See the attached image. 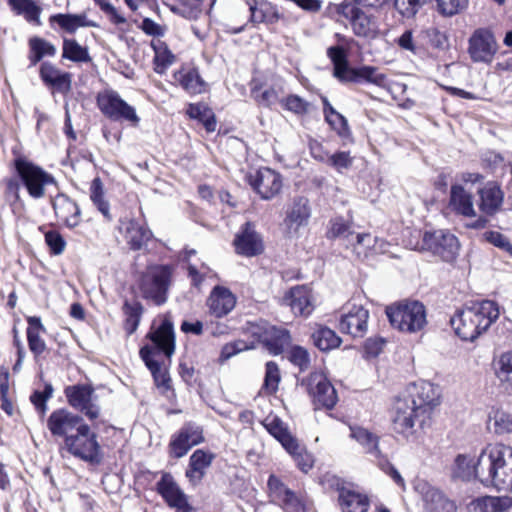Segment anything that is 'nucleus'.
<instances>
[{
  "instance_id": "ea45409f",
  "label": "nucleus",
  "mask_w": 512,
  "mask_h": 512,
  "mask_svg": "<svg viewBox=\"0 0 512 512\" xmlns=\"http://www.w3.org/2000/svg\"><path fill=\"white\" fill-rule=\"evenodd\" d=\"M7 2L16 15L23 16L29 23L41 25L40 14L42 9L34 0H7Z\"/></svg>"
},
{
  "instance_id": "f8f14e48",
  "label": "nucleus",
  "mask_w": 512,
  "mask_h": 512,
  "mask_svg": "<svg viewBox=\"0 0 512 512\" xmlns=\"http://www.w3.org/2000/svg\"><path fill=\"white\" fill-rule=\"evenodd\" d=\"M252 334L273 355L281 354L291 343V336L287 329L267 322H260L253 326Z\"/></svg>"
},
{
  "instance_id": "7c9ffc66",
  "label": "nucleus",
  "mask_w": 512,
  "mask_h": 512,
  "mask_svg": "<svg viewBox=\"0 0 512 512\" xmlns=\"http://www.w3.org/2000/svg\"><path fill=\"white\" fill-rule=\"evenodd\" d=\"M479 208L486 215H494L503 203L504 194L496 182H488L478 191Z\"/></svg>"
},
{
  "instance_id": "c9c22d12",
  "label": "nucleus",
  "mask_w": 512,
  "mask_h": 512,
  "mask_svg": "<svg viewBox=\"0 0 512 512\" xmlns=\"http://www.w3.org/2000/svg\"><path fill=\"white\" fill-rule=\"evenodd\" d=\"M453 476L460 478L465 481H469L473 478L478 479L481 482L480 475V455L477 461L466 454H459L455 458L453 467Z\"/></svg>"
},
{
  "instance_id": "69168bd1",
  "label": "nucleus",
  "mask_w": 512,
  "mask_h": 512,
  "mask_svg": "<svg viewBox=\"0 0 512 512\" xmlns=\"http://www.w3.org/2000/svg\"><path fill=\"white\" fill-rule=\"evenodd\" d=\"M426 0H395L396 8L405 16H414Z\"/></svg>"
},
{
  "instance_id": "c03bdc74",
  "label": "nucleus",
  "mask_w": 512,
  "mask_h": 512,
  "mask_svg": "<svg viewBox=\"0 0 512 512\" xmlns=\"http://www.w3.org/2000/svg\"><path fill=\"white\" fill-rule=\"evenodd\" d=\"M123 311L125 314L124 329L127 335H132L138 328L144 308L138 301H125L123 305Z\"/></svg>"
},
{
  "instance_id": "a211bd4d",
  "label": "nucleus",
  "mask_w": 512,
  "mask_h": 512,
  "mask_svg": "<svg viewBox=\"0 0 512 512\" xmlns=\"http://www.w3.org/2000/svg\"><path fill=\"white\" fill-rule=\"evenodd\" d=\"M156 490L167 505L176 509L177 512H191L193 510L188 502L187 495L170 473L164 472L162 474L161 479L156 484Z\"/></svg>"
},
{
  "instance_id": "0eeeda50",
  "label": "nucleus",
  "mask_w": 512,
  "mask_h": 512,
  "mask_svg": "<svg viewBox=\"0 0 512 512\" xmlns=\"http://www.w3.org/2000/svg\"><path fill=\"white\" fill-rule=\"evenodd\" d=\"M391 325L402 332L415 333L427 323L425 306L419 301H401L386 308Z\"/></svg>"
},
{
  "instance_id": "052dcab7",
  "label": "nucleus",
  "mask_w": 512,
  "mask_h": 512,
  "mask_svg": "<svg viewBox=\"0 0 512 512\" xmlns=\"http://www.w3.org/2000/svg\"><path fill=\"white\" fill-rule=\"evenodd\" d=\"M351 234L350 224L342 218H336L330 222V228L327 232L329 238H348Z\"/></svg>"
},
{
  "instance_id": "4be33fe9",
  "label": "nucleus",
  "mask_w": 512,
  "mask_h": 512,
  "mask_svg": "<svg viewBox=\"0 0 512 512\" xmlns=\"http://www.w3.org/2000/svg\"><path fill=\"white\" fill-rule=\"evenodd\" d=\"M268 488L272 500L280 504L285 512H305V506L302 501L276 476L271 475L269 477Z\"/></svg>"
},
{
  "instance_id": "37998d69",
  "label": "nucleus",
  "mask_w": 512,
  "mask_h": 512,
  "mask_svg": "<svg viewBox=\"0 0 512 512\" xmlns=\"http://www.w3.org/2000/svg\"><path fill=\"white\" fill-rule=\"evenodd\" d=\"M264 426L267 431L277 439L284 449L290 447L296 438L289 432L286 425L278 417L267 418Z\"/></svg>"
},
{
  "instance_id": "c756f323",
  "label": "nucleus",
  "mask_w": 512,
  "mask_h": 512,
  "mask_svg": "<svg viewBox=\"0 0 512 512\" xmlns=\"http://www.w3.org/2000/svg\"><path fill=\"white\" fill-rule=\"evenodd\" d=\"M40 78L45 85L53 87L58 92L66 93L71 89V75L59 70L49 62L41 64Z\"/></svg>"
},
{
  "instance_id": "5701e85b",
  "label": "nucleus",
  "mask_w": 512,
  "mask_h": 512,
  "mask_svg": "<svg viewBox=\"0 0 512 512\" xmlns=\"http://www.w3.org/2000/svg\"><path fill=\"white\" fill-rule=\"evenodd\" d=\"M94 388L91 384H76L65 388V396L70 406L81 411L90 419L96 417L93 411L92 395Z\"/></svg>"
},
{
  "instance_id": "cd10ccee",
  "label": "nucleus",
  "mask_w": 512,
  "mask_h": 512,
  "mask_svg": "<svg viewBox=\"0 0 512 512\" xmlns=\"http://www.w3.org/2000/svg\"><path fill=\"white\" fill-rule=\"evenodd\" d=\"M49 24L52 29L68 34H74L81 27L94 26V23L89 21L84 13L54 14L49 17Z\"/></svg>"
},
{
  "instance_id": "6ab92c4d",
  "label": "nucleus",
  "mask_w": 512,
  "mask_h": 512,
  "mask_svg": "<svg viewBox=\"0 0 512 512\" xmlns=\"http://www.w3.org/2000/svg\"><path fill=\"white\" fill-rule=\"evenodd\" d=\"M118 229L132 250L143 249L153 236L145 221L135 218H121Z\"/></svg>"
},
{
  "instance_id": "b1692460",
  "label": "nucleus",
  "mask_w": 512,
  "mask_h": 512,
  "mask_svg": "<svg viewBox=\"0 0 512 512\" xmlns=\"http://www.w3.org/2000/svg\"><path fill=\"white\" fill-rule=\"evenodd\" d=\"M234 246L239 255L246 257L259 255L264 249L261 236L249 222L245 223L242 230L236 235Z\"/></svg>"
},
{
  "instance_id": "79ce46f5",
  "label": "nucleus",
  "mask_w": 512,
  "mask_h": 512,
  "mask_svg": "<svg viewBox=\"0 0 512 512\" xmlns=\"http://www.w3.org/2000/svg\"><path fill=\"white\" fill-rule=\"evenodd\" d=\"M312 339L321 351H329L338 348L341 344V338L332 329L319 326L312 334Z\"/></svg>"
},
{
  "instance_id": "a878e982",
  "label": "nucleus",
  "mask_w": 512,
  "mask_h": 512,
  "mask_svg": "<svg viewBox=\"0 0 512 512\" xmlns=\"http://www.w3.org/2000/svg\"><path fill=\"white\" fill-rule=\"evenodd\" d=\"M207 303L210 313L217 318H221L233 310L236 298L229 289L216 286L212 290Z\"/></svg>"
},
{
  "instance_id": "412c9836",
  "label": "nucleus",
  "mask_w": 512,
  "mask_h": 512,
  "mask_svg": "<svg viewBox=\"0 0 512 512\" xmlns=\"http://www.w3.org/2000/svg\"><path fill=\"white\" fill-rule=\"evenodd\" d=\"M308 391L313 397L316 407L332 409L338 397L335 388L329 380L320 373H313L308 379Z\"/></svg>"
},
{
  "instance_id": "2f4dec72",
  "label": "nucleus",
  "mask_w": 512,
  "mask_h": 512,
  "mask_svg": "<svg viewBox=\"0 0 512 512\" xmlns=\"http://www.w3.org/2000/svg\"><path fill=\"white\" fill-rule=\"evenodd\" d=\"M213 459L214 454L202 449H197L192 453L185 475L193 485L198 484L202 480Z\"/></svg>"
},
{
  "instance_id": "f3484780",
  "label": "nucleus",
  "mask_w": 512,
  "mask_h": 512,
  "mask_svg": "<svg viewBox=\"0 0 512 512\" xmlns=\"http://www.w3.org/2000/svg\"><path fill=\"white\" fill-rule=\"evenodd\" d=\"M497 52V42L491 30L476 29L468 41V53L474 62L489 63Z\"/></svg>"
},
{
  "instance_id": "6e6552de",
  "label": "nucleus",
  "mask_w": 512,
  "mask_h": 512,
  "mask_svg": "<svg viewBox=\"0 0 512 512\" xmlns=\"http://www.w3.org/2000/svg\"><path fill=\"white\" fill-rule=\"evenodd\" d=\"M15 169L21 184L34 199L44 197L47 186L54 184L51 174L23 158L15 160Z\"/></svg>"
},
{
  "instance_id": "3c124183",
  "label": "nucleus",
  "mask_w": 512,
  "mask_h": 512,
  "mask_svg": "<svg viewBox=\"0 0 512 512\" xmlns=\"http://www.w3.org/2000/svg\"><path fill=\"white\" fill-rule=\"evenodd\" d=\"M482 512H503L512 505L509 497L486 496L476 501Z\"/></svg>"
},
{
  "instance_id": "9d476101",
  "label": "nucleus",
  "mask_w": 512,
  "mask_h": 512,
  "mask_svg": "<svg viewBox=\"0 0 512 512\" xmlns=\"http://www.w3.org/2000/svg\"><path fill=\"white\" fill-rule=\"evenodd\" d=\"M246 180L263 200L273 199L281 192L283 187L281 174L268 167H261L249 173Z\"/></svg>"
},
{
  "instance_id": "423d86ee",
  "label": "nucleus",
  "mask_w": 512,
  "mask_h": 512,
  "mask_svg": "<svg viewBox=\"0 0 512 512\" xmlns=\"http://www.w3.org/2000/svg\"><path fill=\"white\" fill-rule=\"evenodd\" d=\"M172 275L171 265H149L137 281L141 297L157 306L164 304L167 301Z\"/></svg>"
},
{
  "instance_id": "2eb2a0df",
  "label": "nucleus",
  "mask_w": 512,
  "mask_h": 512,
  "mask_svg": "<svg viewBox=\"0 0 512 512\" xmlns=\"http://www.w3.org/2000/svg\"><path fill=\"white\" fill-rule=\"evenodd\" d=\"M204 441L203 429L195 423H186L172 435L168 445L170 457L181 458L193 447Z\"/></svg>"
},
{
  "instance_id": "f704fd0d",
  "label": "nucleus",
  "mask_w": 512,
  "mask_h": 512,
  "mask_svg": "<svg viewBox=\"0 0 512 512\" xmlns=\"http://www.w3.org/2000/svg\"><path fill=\"white\" fill-rule=\"evenodd\" d=\"M338 500L343 512H367L370 506L366 495L345 487L339 489Z\"/></svg>"
},
{
  "instance_id": "a18cd8bd",
  "label": "nucleus",
  "mask_w": 512,
  "mask_h": 512,
  "mask_svg": "<svg viewBox=\"0 0 512 512\" xmlns=\"http://www.w3.org/2000/svg\"><path fill=\"white\" fill-rule=\"evenodd\" d=\"M350 436L355 439L367 453L376 457L380 455L378 437L362 427H351Z\"/></svg>"
},
{
  "instance_id": "aec40b11",
  "label": "nucleus",
  "mask_w": 512,
  "mask_h": 512,
  "mask_svg": "<svg viewBox=\"0 0 512 512\" xmlns=\"http://www.w3.org/2000/svg\"><path fill=\"white\" fill-rule=\"evenodd\" d=\"M416 490L421 495L425 512H456V504L438 488L426 481H419Z\"/></svg>"
},
{
  "instance_id": "bf43d9fd",
  "label": "nucleus",
  "mask_w": 512,
  "mask_h": 512,
  "mask_svg": "<svg viewBox=\"0 0 512 512\" xmlns=\"http://www.w3.org/2000/svg\"><path fill=\"white\" fill-rule=\"evenodd\" d=\"M29 48L31 51L37 52L42 58L45 56H54L56 47L50 42L40 37H33L29 40Z\"/></svg>"
},
{
  "instance_id": "e2e57ef3",
  "label": "nucleus",
  "mask_w": 512,
  "mask_h": 512,
  "mask_svg": "<svg viewBox=\"0 0 512 512\" xmlns=\"http://www.w3.org/2000/svg\"><path fill=\"white\" fill-rule=\"evenodd\" d=\"M325 120L332 127V129L338 133V135L345 137L349 134L347 119L339 112H335L329 116L327 115Z\"/></svg>"
},
{
  "instance_id": "680f3d73",
  "label": "nucleus",
  "mask_w": 512,
  "mask_h": 512,
  "mask_svg": "<svg viewBox=\"0 0 512 512\" xmlns=\"http://www.w3.org/2000/svg\"><path fill=\"white\" fill-rule=\"evenodd\" d=\"M289 360L300 370H306L310 364L308 351L301 346H294L289 353Z\"/></svg>"
},
{
  "instance_id": "72a5a7b5",
  "label": "nucleus",
  "mask_w": 512,
  "mask_h": 512,
  "mask_svg": "<svg viewBox=\"0 0 512 512\" xmlns=\"http://www.w3.org/2000/svg\"><path fill=\"white\" fill-rule=\"evenodd\" d=\"M449 208L465 217H474L476 215L472 195L458 184L451 186Z\"/></svg>"
},
{
  "instance_id": "5fc2aeb1",
  "label": "nucleus",
  "mask_w": 512,
  "mask_h": 512,
  "mask_svg": "<svg viewBox=\"0 0 512 512\" xmlns=\"http://www.w3.org/2000/svg\"><path fill=\"white\" fill-rule=\"evenodd\" d=\"M437 4V11L444 17H452L468 6V0H435Z\"/></svg>"
},
{
  "instance_id": "0e129e2a",
  "label": "nucleus",
  "mask_w": 512,
  "mask_h": 512,
  "mask_svg": "<svg viewBox=\"0 0 512 512\" xmlns=\"http://www.w3.org/2000/svg\"><path fill=\"white\" fill-rule=\"evenodd\" d=\"M485 239L512 257V244L503 234L497 231H489L485 233Z\"/></svg>"
},
{
  "instance_id": "774afa93",
  "label": "nucleus",
  "mask_w": 512,
  "mask_h": 512,
  "mask_svg": "<svg viewBox=\"0 0 512 512\" xmlns=\"http://www.w3.org/2000/svg\"><path fill=\"white\" fill-rule=\"evenodd\" d=\"M426 37L434 48L445 49L448 47V38L444 32L436 27L428 28L425 31Z\"/></svg>"
},
{
  "instance_id": "393cba45",
  "label": "nucleus",
  "mask_w": 512,
  "mask_h": 512,
  "mask_svg": "<svg viewBox=\"0 0 512 512\" xmlns=\"http://www.w3.org/2000/svg\"><path fill=\"white\" fill-rule=\"evenodd\" d=\"M311 299V291L306 286H295L286 293L283 302L295 315L308 316L314 309Z\"/></svg>"
},
{
  "instance_id": "1a4fd4ad",
  "label": "nucleus",
  "mask_w": 512,
  "mask_h": 512,
  "mask_svg": "<svg viewBox=\"0 0 512 512\" xmlns=\"http://www.w3.org/2000/svg\"><path fill=\"white\" fill-rule=\"evenodd\" d=\"M98 107L111 120L126 121L132 126H137L140 121L135 108L113 90H105L98 94Z\"/></svg>"
},
{
  "instance_id": "dca6fc26",
  "label": "nucleus",
  "mask_w": 512,
  "mask_h": 512,
  "mask_svg": "<svg viewBox=\"0 0 512 512\" xmlns=\"http://www.w3.org/2000/svg\"><path fill=\"white\" fill-rule=\"evenodd\" d=\"M403 400L410 402L411 407L418 409V413L427 415L438 404L439 390L431 382L420 380L409 387L408 395Z\"/></svg>"
},
{
  "instance_id": "e433bc0d",
  "label": "nucleus",
  "mask_w": 512,
  "mask_h": 512,
  "mask_svg": "<svg viewBox=\"0 0 512 512\" xmlns=\"http://www.w3.org/2000/svg\"><path fill=\"white\" fill-rule=\"evenodd\" d=\"M175 81L189 94L205 91V82L196 68H182L174 74Z\"/></svg>"
},
{
  "instance_id": "8fccbe9b",
  "label": "nucleus",
  "mask_w": 512,
  "mask_h": 512,
  "mask_svg": "<svg viewBox=\"0 0 512 512\" xmlns=\"http://www.w3.org/2000/svg\"><path fill=\"white\" fill-rule=\"evenodd\" d=\"M294 459L296 465L303 472H308L313 466V457L307 452L304 445L296 439L290 447L285 449Z\"/></svg>"
},
{
  "instance_id": "603ef678",
  "label": "nucleus",
  "mask_w": 512,
  "mask_h": 512,
  "mask_svg": "<svg viewBox=\"0 0 512 512\" xmlns=\"http://www.w3.org/2000/svg\"><path fill=\"white\" fill-rule=\"evenodd\" d=\"M62 56L74 62L86 61L89 58L86 48L78 44L76 40L66 38L63 40Z\"/></svg>"
},
{
  "instance_id": "de8ad7c7",
  "label": "nucleus",
  "mask_w": 512,
  "mask_h": 512,
  "mask_svg": "<svg viewBox=\"0 0 512 512\" xmlns=\"http://www.w3.org/2000/svg\"><path fill=\"white\" fill-rule=\"evenodd\" d=\"M489 425L495 434L512 433V414L502 409H493L489 414Z\"/></svg>"
},
{
  "instance_id": "f257e3e1",
  "label": "nucleus",
  "mask_w": 512,
  "mask_h": 512,
  "mask_svg": "<svg viewBox=\"0 0 512 512\" xmlns=\"http://www.w3.org/2000/svg\"><path fill=\"white\" fill-rule=\"evenodd\" d=\"M47 428L55 437H64L68 450L93 462L96 459V435L90 432L82 418L67 409L54 410L47 419Z\"/></svg>"
},
{
  "instance_id": "4c0bfd02",
  "label": "nucleus",
  "mask_w": 512,
  "mask_h": 512,
  "mask_svg": "<svg viewBox=\"0 0 512 512\" xmlns=\"http://www.w3.org/2000/svg\"><path fill=\"white\" fill-rule=\"evenodd\" d=\"M27 322L28 346L34 356L38 357L46 350V343L41 337V333L45 332V328L39 317H28Z\"/></svg>"
},
{
  "instance_id": "ddd939ff",
  "label": "nucleus",
  "mask_w": 512,
  "mask_h": 512,
  "mask_svg": "<svg viewBox=\"0 0 512 512\" xmlns=\"http://www.w3.org/2000/svg\"><path fill=\"white\" fill-rule=\"evenodd\" d=\"M426 415L418 413V409L411 407L410 402L398 399L395 404L393 429L406 439L414 436L416 424L422 425Z\"/></svg>"
},
{
  "instance_id": "09e8293b",
  "label": "nucleus",
  "mask_w": 512,
  "mask_h": 512,
  "mask_svg": "<svg viewBox=\"0 0 512 512\" xmlns=\"http://www.w3.org/2000/svg\"><path fill=\"white\" fill-rule=\"evenodd\" d=\"M494 371L497 379L512 387V352H504L494 360Z\"/></svg>"
},
{
  "instance_id": "f03ea898",
  "label": "nucleus",
  "mask_w": 512,
  "mask_h": 512,
  "mask_svg": "<svg viewBox=\"0 0 512 512\" xmlns=\"http://www.w3.org/2000/svg\"><path fill=\"white\" fill-rule=\"evenodd\" d=\"M146 337L153 345L143 346L139 351L140 357L150 370L156 386L163 388L164 391L170 390L169 374L166 369L161 367V363L156 357L162 352L167 358H171L175 352V333L172 321L168 317H163L158 327H155V324L152 325Z\"/></svg>"
},
{
  "instance_id": "a19ab883",
  "label": "nucleus",
  "mask_w": 512,
  "mask_h": 512,
  "mask_svg": "<svg viewBox=\"0 0 512 512\" xmlns=\"http://www.w3.org/2000/svg\"><path fill=\"white\" fill-rule=\"evenodd\" d=\"M154 50V71L158 74H163L171 66L175 60V56L168 49L165 42L155 40L151 43Z\"/></svg>"
},
{
  "instance_id": "c85d7f7f",
  "label": "nucleus",
  "mask_w": 512,
  "mask_h": 512,
  "mask_svg": "<svg viewBox=\"0 0 512 512\" xmlns=\"http://www.w3.org/2000/svg\"><path fill=\"white\" fill-rule=\"evenodd\" d=\"M249 11V20L253 24H275L281 18L277 5L268 0H253L249 3Z\"/></svg>"
},
{
  "instance_id": "7ed1b4c3",
  "label": "nucleus",
  "mask_w": 512,
  "mask_h": 512,
  "mask_svg": "<svg viewBox=\"0 0 512 512\" xmlns=\"http://www.w3.org/2000/svg\"><path fill=\"white\" fill-rule=\"evenodd\" d=\"M481 483L498 491L512 489V447L490 443L480 452Z\"/></svg>"
},
{
  "instance_id": "49530a36",
  "label": "nucleus",
  "mask_w": 512,
  "mask_h": 512,
  "mask_svg": "<svg viewBox=\"0 0 512 512\" xmlns=\"http://www.w3.org/2000/svg\"><path fill=\"white\" fill-rule=\"evenodd\" d=\"M187 114L203 123L207 132H214L216 130V119L214 113L203 103L190 104L187 109Z\"/></svg>"
},
{
  "instance_id": "338daca9",
  "label": "nucleus",
  "mask_w": 512,
  "mask_h": 512,
  "mask_svg": "<svg viewBox=\"0 0 512 512\" xmlns=\"http://www.w3.org/2000/svg\"><path fill=\"white\" fill-rule=\"evenodd\" d=\"M45 242L55 255L61 254L66 246L65 240L57 231H48L45 234Z\"/></svg>"
},
{
  "instance_id": "20e7f679",
  "label": "nucleus",
  "mask_w": 512,
  "mask_h": 512,
  "mask_svg": "<svg viewBox=\"0 0 512 512\" xmlns=\"http://www.w3.org/2000/svg\"><path fill=\"white\" fill-rule=\"evenodd\" d=\"M499 314V307L494 301L473 302L457 311L450 318V324L462 340L473 342L488 330Z\"/></svg>"
},
{
  "instance_id": "13d9d810",
  "label": "nucleus",
  "mask_w": 512,
  "mask_h": 512,
  "mask_svg": "<svg viewBox=\"0 0 512 512\" xmlns=\"http://www.w3.org/2000/svg\"><path fill=\"white\" fill-rule=\"evenodd\" d=\"M53 388L51 384H46L43 391H35L31 396L30 400L35 408L44 415L47 411V404L49 398L52 397Z\"/></svg>"
},
{
  "instance_id": "39448f33",
  "label": "nucleus",
  "mask_w": 512,
  "mask_h": 512,
  "mask_svg": "<svg viewBox=\"0 0 512 512\" xmlns=\"http://www.w3.org/2000/svg\"><path fill=\"white\" fill-rule=\"evenodd\" d=\"M327 55L331 59L334 69L333 75L342 83H357L361 80L374 84L378 87H385L387 77L378 72L373 66H362L352 68L349 66L347 55L341 46H332L327 50Z\"/></svg>"
},
{
  "instance_id": "6e6d98bb",
  "label": "nucleus",
  "mask_w": 512,
  "mask_h": 512,
  "mask_svg": "<svg viewBox=\"0 0 512 512\" xmlns=\"http://www.w3.org/2000/svg\"><path fill=\"white\" fill-rule=\"evenodd\" d=\"M279 382L280 371L278 365L273 361L267 362L263 388L269 394H273L277 391Z\"/></svg>"
},
{
  "instance_id": "864d4df0",
  "label": "nucleus",
  "mask_w": 512,
  "mask_h": 512,
  "mask_svg": "<svg viewBox=\"0 0 512 512\" xmlns=\"http://www.w3.org/2000/svg\"><path fill=\"white\" fill-rule=\"evenodd\" d=\"M312 153L315 158L325 161L328 165L332 166L339 172L343 169L350 168L353 162V158L350 156V153L346 151H339L334 154L327 155L326 158L324 156L316 155L314 151Z\"/></svg>"
},
{
  "instance_id": "bb28decb",
  "label": "nucleus",
  "mask_w": 512,
  "mask_h": 512,
  "mask_svg": "<svg viewBox=\"0 0 512 512\" xmlns=\"http://www.w3.org/2000/svg\"><path fill=\"white\" fill-rule=\"evenodd\" d=\"M53 209L59 221L68 227H75L80 221L78 205L64 194H58L52 201Z\"/></svg>"
},
{
  "instance_id": "9b49d317",
  "label": "nucleus",
  "mask_w": 512,
  "mask_h": 512,
  "mask_svg": "<svg viewBox=\"0 0 512 512\" xmlns=\"http://www.w3.org/2000/svg\"><path fill=\"white\" fill-rule=\"evenodd\" d=\"M422 249L432 252L446 262L453 261L459 250L458 239L450 232L437 230L425 232L422 238Z\"/></svg>"
},
{
  "instance_id": "4d7b16f0",
  "label": "nucleus",
  "mask_w": 512,
  "mask_h": 512,
  "mask_svg": "<svg viewBox=\"0 0 512 512\" xmlns=\"http://www.w3.org/2000/svg\"><path fill=\"white\" fill-rule=\"evenodd\" d=\"M280 103L286 110L297 115H304L309 110V103L298 95L282 98Z\"/></svg>"
},
{
  "instance_id": "4468645a",
  "label": "nucleus",
  "mask_w": 512,
  "mask_h": 512,
  "mask_svg": "<svg viewBox=\"0 0 512 512\" xmlns=\"http://www.w3.org/2000/svg\"><path fill=\"white\" fill-rule=\"evenodd\" d=\"M369 312L361 304L348 302L343 307L339 320V329L352 337L362 338L368 330Z\"/></svg>"
},
{
  "instance_id": "473e14b6",
  "label": "nucleus",
  "mask_w": 512,
  "mask_h": 512,
  "mask_svg": "<svg viewBox=\"0 0 512 512\" xmlns=\"http://www.w3.org/2000/svg\"><path fill=\"white\" fill-rule=\"evenodd\" d=\"M311 216L309 200L306 197H295L286 212L285 223L288 227L298 229L307 225Z\"/></svg>"
},
{
  "instance_id": "58836bf2",
  "label": "nucleus",
  "mask_w": 512,
  "mask_h": 512,
  "mask_svg": "<svg viewBox=\"0 0 512 512\" xmlns=\"http://www.w3.org/2000/svg\"><path fill=\"white\" fill-rule=\"evenodd\" d=\"M350 23L353 32L359 37L374 38L377 35V25L374 18L361 9L355 11Z\"/></svg>"
}]
</instances>
